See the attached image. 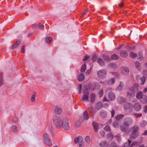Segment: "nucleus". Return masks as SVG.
Here are the masks:
<instances>
[{
	"mask_svg": "<svg viewBox=\"0 0 147 147\" xmlns=\"http://www.w3.org/2000/svg\"><path fill=\"white\" fill-rule=\"evenodd\" d=\"M110 73H111L113 75L115 76L117 78H118L119 77V75L116 72H111Z\"/></svg>",
	"mask_w": 147,
	"mask_h": 147,
	"instance_id": "56",
	"label": "nucleus"
},
{
	"mask_svg": "<svg viewBox=\"0 0 147 147\" xmlns=\"http://www.w3.org/2000/svg\"><path fill=\"white\" fill-rule=\"evenodd\" d=\"M143 96L142 92L140 91L137 93L136 98L138 99H140L142 98Z\"/></svg>",
	"mask_w": 147,
	"mask_h": 147,
	"instance_id": "22",
	"label": "nucleus"
},
{
	"mask_svg": "<svg viewBox=\"0 0 147 147\" xmlns=\"http://www.w3.org/2000/svg\"><path fill=\"white\" fill-rule=\"evenodd\" d=\"M83 117L84 119L87 120L89 118L88 115L86 111H85L83 113Z\"/></svg>",
	"mask_w": 147,
	"mask_h": 147,
	"instance_id": "24",
	"label": "nucleus"
},
{
	"mask_svg": "<svg viewBox=\"0 0 147 147\" xmlns=\"http://www.w3.org/2000/svg\"><path fill=\"white\" fill-rule=\"evenodd\" d=\"M21 40H17L15 43L11 47V49H13L17 47L21 43Z\"/></svg>",
	"mask_w": 147,
	"mask_h": 147,
	"instance_id": "13",
	"label": "nucleus"
},
{
	"mask_svg": "<svg viewBox=\"0 0 147 147\" xmlns=\"http://www.w3.org/2000/svg\"><path fill=\"white\" fill-rule=\"evenodd\" d=\"M135 67L138 70H140V63L138 61H136L135 62Z\"/></svg>",
	"mask_w": 147,
	"mask_h": 147,
	"instance_id": "27",
	"label": "nucleus"
},
{
	"mask_svg": "<svg viewBox=\"0 0 147 147\" xmlns=\"http://www.w3.org/2000/svg\"><path fill=\"white\" fill-rule=\"evenodd\" d=\"M111 117H113L115 114V111L113 109H112L111 111Z\"/></svg>",
	"mask_w": 147,
	"mask_h": 147,
	"instance_id": "60",
	"label": "nucleus"
},
{
	"mask_svg": "<svg viewBox=\"0 0 147 147\" xmlns=\"http://www.w3.org/2000/svg\"><path fill=\"white\" fill-rule=\"evenodd\" d=\"M25 52V46H23L22 47V49L21 50V53H24Z\"/></svg>",
	"mask_w": 147,
	"mask_h": 147,
	"instance_id": "63",
	"label": "nucleus"
},
{
	"mask_svg": "<svg viewBox=\"0 0 147 147\" xmlns=\"http://www.w3.org/2000/svg\"><path fill=\"white\" fill-rule=\"evenodd\" d=\"M85 140L88 143L90 142V138L89 136H87L85 137Z\"/></svg>",
	"mask_w": 147,
	"mask_h": 147,
	"instance_id": "49",
	"label": "nucleus"
},
{
	"mask_svg": "<svg viewBox=\"0 0 147 147\" xmlns=\"http://www.w3.org/2000/svg\"><path fill=\"white\" fill-rule=\"evenodd\" d=\"M89 87L88 85H85L84 86V89L82 90L84 94H89Z\"/></svg>",
	"mask_w": 147,
	"mask_h": 147,
	"instance_id": "11",
	"label": "nucleus"
},
{
	"mask_svg": "<svg viewBox=\"0 0 147 147\" xmlns=\"http://www.w3.org/2000/svg\"><path fill=\"white\" fill-rule=\"evenodd\" d=\"M95 95L94 93H91L90 95V99L91 102H93L95 99Z\"/></svg>",
	"mask_w": 147,
	"mask_h": 147,
	"instance_id": "37",
	"label": "nucleus"
},
{
	"mask_svg": "<svg viewBox=\"0 0 147 147\" xmlns=\"http://www.w3.org/2000/svg\"><path fill=\"white\" fill-rule=\"evenodd\" d=\"M124 117V115L123 114H118L116 115L115 118L117 121H119L122 119Z\"/></svg>",
	"mask_w": 147,
	"mask_h": 147,
	"instance_id": "20",
	"label": "nucleus"
},
{
	"mask_svg": "<svg viewBox=\"0 0 147 147\" xmlns=\"http://www.w3.org/2000/svg\"><path fill=\"white\" fill-rule=\"evenodd\" d=\"M121 56L123 58H125L127 57L128 55V53L125 51H121L120 53Z\"/></svg>",
	"mask_w": 147,
	"mask_h": 147,
	"instance_id": "17",
	"label": "nucleus"
},
{
	"mask_svg": "<svg viewBox=\"0 0 147 147\" xmlns=\"http://www.w3.org/2000/svg\"><path fill=\"white\" fill-rule=\"evenodd\" d=\"M147 122L145 121H142L141 123V125L142 127H144L146 125Z\"/></svg>",
	"mask_w": 147,
	"mask_h": 147,
	"instance_id": "47",
	"label": "nucleus"
},
{
	"mask_svg": "<svg viewBox=\"0 0 147 147\" xmlns=\"http://www.w3.org/2000/svg\"><path fill=\"white\" fill-rule=\"evenodd\" d=\"M131 141L129 140H128V143H125L123 144L122 147H128L129 146L130 143L131 142Z\"/></svg>",
	"mask_w": 147,
	"mask_h": 147,
	"instance_id": "41",
	"label": "nucleus"
},
{
	"mask_svg": "<svg viewBox=\"0 0 147 147\" xmlns=\"http://www.w3.org/2000/svg\"><path fill=\"white\" fill-rule=\"evenodd\" d=\"M107 139L109 141H111L113 138V136L111 133H108L107 136Z\"/></svg>",
	"mask_w": 147,
	"mask_h": 147,
	"instance_id": "23",
	"label": "nucleus"
},
{
	"mask_svg": "<svg viewBox=\"0 0 147 147\" xmlns=\"http://www.w3.org/2000/svg\"><path fill=\"white\" fill-rule=\"evenodd\" d=\"M102 106V105L101 102H98L96 105V108L97 109L99 110L100 109Z\"/></svg>",
	"mask_w": 147,
	"mask_h": 147,
	"instance_id": "33",
	"label": "nucleus"
},
{
	"mask_svg": "<svg viewBox=\"0 0 147 147\" xmlns=\"http://www.w3.org/2000/svg\"><path fill=\"white\" fill-rule=\"evenodd\" d=\"M108 65L110 67L113 68H116L117 67V65L116 63H109Z\"/></svg>",
	"mask_w": 147,
	"mask_h": 147,
	"instance_id": "30",
	"label": "nucleus"
},
{
	"mask_svg": "<svg viewBox=\"0 0 147 147\" xmlns=\"http://www.w3.org/2000/svg\"><path fill=\"white\" fill-rule=\"evenodd\" d=\"M100 134L102 137H104L105 135V131L103 130H101L100 131Z\"/></svg>",
	"mask_w": 147,
	"mask_h": 147,
	"instance_id": "53",
	"label": "nucleus"
},
{
	"mask_svg": "<svg viewBox=\"0 0 147 147\" xmlns=\"http://www.w3.org/2000/svg\"><path fill=\"white\" fill-rule=\"evenodd\" d=\"M82 117L80 118L79 120V121L76 122V123H75V125L76 127H78L80 125V121H81V122H82Z\"/></svg>",
	"mask_w": 147,
	"mask_h": 147,
	"instance_id": "44",
	"label": "nucleus"
},
{
	"mask_svg": "<svg viewBox=\"0 0 147 147\" xmlns=\"http://www.w3.org/2000/svg\"><path fill=\"white\" fill-rule=\"evenodd\" d=\"M139 86L138 84L137 83H135L134 84L133 86L131 88H133V89L136 91H137L138 90V87Z\"/></svg>",
	"mask_w": 147,
	"mask_h": 147,
	"instance_id": "34",
	"label": "nucleus"
},
{
	"mask_svg": "<svg viewBox=\"0 0 147 147\" xmlns=\"http://www.w3.org/2000/svg\"><path fill=\"white\" fill-rule=\"evenodd\" d=\"M124 84L123 82H120L119 85L117 88V89L119 90H122L123 88Z\"/></svg>",
	"mask_w": 147,
	"mask_h": 147,
	"instance_id": "25",
	"label": "nucleus"
},
{
	"mask_svg": "<svg viewBox=\"0 0 147 147\" xmlns=\"http://www.w3.org/2000/svg\"><path fill=\"white\" fill-rule=\"evenodd\" d=\"M132 122V119L130 117L125 118L123 120V123L126 126H129L131 125Z\"/></svg>",
	"mask_w": 147,
	"mask_h": 147,
	"instance_id": "5",
	"label": "nucleus"
},
{
	"mask_svg": "<svg viewBox=\"0 0 147 147\" xmlns=\"http://www.w3.org/2000/svg\"><path fill=\"white\" fill-rule=\"evenodd\" d=\"M112 90V88H107L106 90L107 92H109L108 95V98L110 101L114 100L115 98V95L114 93L111 92Z\"/></svg>",
	"mask_w": 147,
	"mask_h": 147,
	"instance_id": "3",
	"label": "nucleus"
},
{
	"mask_svg": "<svg viewBox=\"0 0 147 147\" xmlns=\"http://www.w3.org/2000/svg\"><path fill=\"white\" fill-rule=\"evenodd\" d=\"M97 62L100 66H103L105 65V62L101 58H99L97 59Z\"/></svg>",
	"mask_w": 147,
	"mask_h": 147,
	"instance_id": "19",
	"label": "nucleus"
},
{
	"mask_svg": "<svg viewBox=\"0 0 147 147\" xmlns=\"http://www.w3.org/2000/svg\"><path fill=\"white\" fill-rule=\"evenodd\" d=\"M120 129L122 131L125 133L128 132V128L126 127L123 125H121L120 126Z\"/></svg>",
	"mask_w": 147,
	"mask_h": 147,
	"instance_id": "21",
	"label": "nucleus"
},
{
	"mask_svg": "<svg viewBox=\"0 0 147 147\" xmlns=\"http://www.w3.org/2000/svg\"><path fill=\"white\" fill-rule=\"evenodd\" d=\"M143 59V57L142 55V54L141 52H139L138 56V59L140 61L142 60Z\"/></svg>",
	"mask_w": 147,
	"mask_h": 147,
	"instance_id": "29",
	"label": "nucleus"
},
{
	"mask_svg": "<svg viewBox=\"0 0 147 147\" xmlns=\"http://www.w3.org/2000/svg\"><path fill=\"white\" fill-rule=\"evenodd\" d=\"M11 130L14 132H16L18 131V127L15 125H13L11 127Z\"/></svg>",
	"mask_w": 147,
	"mask_h": 147,
	"instance_id": "31",
	"label": "nucleus"
},
{
	"mask_svg": "<svg viewBox=\"0 0 147 147\" xmlns=\"http://www.w3.org/2000/svg\"><path fill=\"white\" fill-rule=\"evenodd\" d=\"M96 58H97L96 56L95 55H94L93 56L92 60V61L94 62V61H95L96 60Z\"/></svg>",
	"mask_w": 147,
	"mask_h": 147,
	"instance_id": "58",
	"label": "nucleus"
},
{
	"mask_svg": "<svg viewBox=\"0 0 147 147\" xmlns=\"http://www.w3.org/2000/svg\"><path fill=\"white\" fill-rule=\"evenodd\" d=\"M121 73L123 75H127L129 71L128 68L127 67H123L121 68Z\"/></svg>",
	"mask_w": 147,
	"mask_h": 147,
	"instance_id": "9",
	"label": "nucleus"
},
{
	"mask_svg": "<svg viewBox=\"0 0 147 147\" xmlns=\"http://www.w3.org/2000/svg\"><path fill=\"white\" fill-rule=\"evenodd\" d=\"M35 100V96L33 94L31 96V100L32 102H34Z\"/></svg>",
	"mask_w": 147,
	"mask_h": 147,
	"instance_id": "62",
	"label": "nucleus"
},
{
	"mask_svg": "<svg viewBox=\"0 0 147 147\" xmlns=\"http://www.w3.org/2000/svg\"><path fill=\"white\" fill-rule=\"evenodd\" d=\"M108 144L106 141L104 140L101 142L99 145L101 147H107Z\"/></svg>",
	"mask_w": 147,
	"mask_h": 147,
	"instance_id": "15",
	"label": "nucleus"
},
{
	"mask_svg": "<svg viewBox=\"0 0 147 147\" xmlns=\"http://www.w3.org/2000/svg\"><path fill=\"white\" fill-rule=\"evenodd\" d=\"M109 147H117V146L116 143L114 142H112L109 145Z\"/></svg>",
	"mask_w": 147,
	"mask_h": 147,
	"instance_id": "38",
	"label": "nucleus"
},
{
	"mask_svg": "<svg viewBox=\"0 0 147 147\" xmlns=\"http://www.w3.org/2000/svg\"><path fill=\"white\" fill-rule=\"evenodd\" d=\"M43 137V141L45 144L48 146H51L52 145V142L48 134L47 133H45Z\"/></svg>",
	"mask_w": 147,
	"mask_h": 147,
	"instance_id": "4",
	"label": "nucleus"
},
{
	"mask_svg": "<svg viewBox=\"0 0 147 147\" xmlns=\"http://www.w3.org/2000/svg\"><path fill=\"white\" fill-rule=\"evenodd\" d=\"M146 77L143 76L142 78H140L141 82L140 84L141 85H143L144 84V83L146 80Z\"/></svg>",
	"mask_w": 147,
	"mask_h": 147,
	"instance_id": "32",
	"label": "nucleus"
},
{
	"mask_svg": "<svg viewBox=\"0 0 147 147\" xmlns=\"http://www.w3.org/2000/svg\"><path fill=\"white\" fill-rule=\"evenodd\" d=\"M100 114L101 117L102 118L106 117L107 115V112L103 111H100Z\"/></svg>",
	"mask_w": 147,
	"mask_h": 147,
	"instance_id": "26",
	"label": "nucleus"
},
{
	"mask_svg": "<svg viewBox=\"0 0 147 147\" xmlns=\"http://www.w3.org/2000/svg\"><path fill=\"white\" fill-rule=\"evenodd\" d=\"M118 100L120 102L122 103L124 102L125 101L126 99L124 98H121L118 99Z\"/></svg>",
	"mask_w": 147,
	"mask_h": 147,
	"instance_id": "46",
	"label": "nucleus"
},
{
	"mask_svg": "<svg viewBox=\"0 0 147 147\" xmlns=\"http://www.w3.org/2000/svg\"><path fill=\"white\" fill-rule=\"evenodd\" d=\"M89 58V57L88 56H87L86 55H85V56L84 57V58L83 59V61H84L86 60H87Z\"/></svg>",
	"mask_w": 147,
	"mask_h": 147,
	"instance_id": "64",
	"label": "nucleus"
},
{
	"mask_svg": "<svg viewBox=\"0 0 147 147\" xmlns=\"http://www.w3.org/2000/svg\"><path fill=\"white\" fill-rule=\"evenodd\" d=\"M86 69V65L85 63H84L81 67V71L82 72H84Z\"/></svg>",
	"mask_w": 147,
	"mask_h": 147,
	"instance_id": "36",
	"label": "nucleus"
},
{
	"mask_svg": "<svg viewBox=\"0 0 147 147\" xmlns=\"http://www.w3.org/2000/svg\"><path fill=\"white\" fill-rule=\"evenodd\" d=\"M99 95H100V97H102L103 94V92L102 90H100L99 93Z\"/></svg>",
	"mask_w": 147,
	"mask_h": 147,
	"instance_id": "57",
	"label": "nucleus"
},
{
	"mask_svg": "<svg viewBox=\"0 0 147 147\" xmlns=\"http://www.w3.org/2000/svg\"><path fill=\"white\" fill-rule=\"evenodd\" d=\"M139 128V127L136 125H134L132 127V131L130 136V138L131 140L134 139L138 136L137 132Z\"/></svg>",
	"mask_w": 147,
	"mask_h": 147,
	"instance_id": "2",
	"label": "nucleus"
},
{
	"mask_svg": "<svg viewBox=\"0 0 147 147\" xmlns=\"http://www.w3.org/2000/svg\"><path fill=\"white\" fill-rule=\"evenodd\" d=\"M78 142L79 143L80 147H83V142L82 138L81 136H79L74 139V143L77 144Z\"/></svg>",
	"mask_w": 147,
	"mask_h": 147,
	"instance_id": "6",
	"label": "nucleus"
},
{
	"mask_svg": "<svg viewBox=\"0 0 147 147\" xmlns=\"http://www.w3.org/2000/svg\"><path fill=\"white\" fill-rule=\"evenodd\" d=\"M84 95L82 96L81 100L82 101H85L87 102L88 101V95L89 94H84Z\"/></svg>",
	"mask_w": 147,
	"mask_h": 147,
	"instance_id": "18",
	"label": "nucleus"
},
{
	"mask_svg": "<svg viewBox=\"0 0 147 147\" xmlns=\"http://www.w3.org/2000/svg\"><path fill=\"white\" fill-rule=\"evenodd\" d=\"M53 109L55 113L56 114H60L62 112L61 109L57 106H55L54 107Z\"/></svg>",
	"mask_w": 147,
	"mask_h": 147,
	"instance_id": "10",
	"label": "nucleus"
},
{
	"mask_svg": "<svg viewBox=\"0 0 147 147\" xmlns=\"http://www.w3.org/2000/svg\"><path fill=\"white\" fill-rule=\"evenodd\" d=\"M115 82V80L114 78H111L108 81H105L103 82L105 84H108L109 85H112L114 84Z\"/></svg>",
	"mask_w": 147,
	"mask_h": 147,
	"instance_id": "14",
	"label": "nucleus"
},
{
	"mask_svg": "<svg viewBox=\"0 0 147 147\" xmlns=\"http://www.w3.org/2000/svg\"><path fill=\"white\" fill-rule=\"evenodd\" d=\"M134 107L136 111H139L141 109V106L139 103H136L134 104Z\"/></svg>",
	"mask_w": 147,
	"mask_h": 147,
	"instance_id": "16",
	"label": "nucleus"
},
{
	"mask_svg": "<svg viewBox=\"0 0 147 147\" xmlns=\"http://www.w3.org/2000/svg\"><path fill=\"white\" fill-rule=\"evenodd\" d=\"M18 120V117H15V118H13L12 120V121L14 122H17Z\"/></svg>",
	"mask_w": 147,
	"mask_h": 147,
	"instance_id": "61",
	"label": "nucleus"
},
{
	"mask_svg": "<svg viewBox=\"0 0 147 147\" xmlns=\"http://www.w3.org/2000/svg\"><path fill=\"white\" fill-rule=\"evenodd\" d=\"M135 48L134 46L133 45L128 46L126 47V49L129 51L130 50H133Z\"/></svg>",
	"mask_w": 147,
	"mask_h": 147,
	"instance_id": "35",
	"label": "nucleus"
},
{
	"mask_svg": "<svg viewBox=\"0 0 147 147\" xmlns=\"http://www.w3.org/2000/svg\"><path fill=\"white\" fill-rule=\"evenodd\" d=\"M145 67L147 69V63L145 64ZM142 74L144 76L146 77L147 76V70H144L143 71Z\"/></svg>",
	"mask_w": 147,
	"mask_h": 147,
	"instance_id": "42",
	"label": "nucleus"
},
{
	"mask_svg": "<svg viewBox=\"0 0 147 147\" xmlns=\"http://www.w3.org/2000/svg\"><path fill=\"white\" fill-rule=\"evenodd\" d=\"M118 125V123L116 121H114L113 124V126L114 127H116Z\"/></svg>",
	"mask_w": 147,
	"mask_h": 147,
	"instance_id": "55",
	"label": "nucleus"
},
{
	"mask_svg": "<svg viewBox=\"0 0 147 147\" xmlns=\"http://www.w3.org/2000/svg\"><path fill=\"white\" fill-rule=\"evenodd\" d=\"M53 123L58 129L63 128L65 130H67L69 128L68 119L65 117L55 116L53 118Z\"/></svg>",
	"mask_w": 147,
	"mask_h": 147,
	"instance_id": "1",
	"label": "nucleus"
},
{
	"mask_svg": "<svg viewBox=\"0 0 147 147\" xmlns=\"http://www.w3.org/2000/svg\"><path fill=\"white\" fill-rule=\"evenodd\" d=\"M88 110L90 112V113H91V111H93V115H94V114L96 112V111H94V109L92 107H91L90 108H89L88 109Z\"/></svg>",
	"mask_w": 147,
	"mask_h": 147,
	"instance_id": "52",
	"label": "nucleus"
},
{
	"mask_svg": "<svg viewBox=\"0 0 147 147\" xmlns=\"http://www.w3.org/2000/svg\"><path fill=\"white\" fill-rule=\"evenodd\" d=\"M106 72L105 69L99 70L97 73L98 77L100 78H103L107 74Z\"/></svg>",
	"mask_w": 147,
	"mask_h": 147,
	"instance_id": "7",
	"label": "nucleus"
},
{
	"mask_svg": "<svg viewBox=\"0 0 147 147\" xmlns=\"http://www.w3.org/2000/svg\"><path fill=\"white\" fill-rule=\"evenodd\" d=\"M3 84V80L2 74H0V86Z\"/></svg>",
	"mask_w": 147,
	"mask_h": 147,
	"instance_id": "45",
	"label": "nucleus"
},
{
	"mask_svg": "<svg viewBox=\"0 0 147 147\" xmlns=\"http://www.w3.org/2000/svg\"><path fill=\"white\" fill-rule=\"evenodd\" d=\"M38 26L39 28L42 30H43L44 29V26L42 25V24L40 23H39L38 24Z\"/></svg>",
	"mask_w": 147,
	"mask_h": 147,
	"instance_id": "50",
	"label": "nucleus"
},
{
	"mask_svg": "<svg viewBox=\"0 0 147 147\" xmlns=\"http://www.w3.org/2000/svg\"><path fill=\"white\" fill-rule=\"evenodd\" d=\"M92 124L95 130V131L96 132L97 131V129L101 125L100 123H97L94 122H92Z\"/></svg>",
	"mask_w": 147,
	"mask_h": 147,
	"instance_id": "12",
	"label": "nucleus"
},
{
	"mask_svg": "<svg viewBox=\"0 0 147 147\" xmlns=\"http://www.w3.org/2000/svg\"><path fill=\"white\" fill-rule=\"evenodd\" d=\"M134 115L137 117H141L142 115V114L140 113L135 114Z\"/></svg>",
	"mask_w": 147,
	"mask_h": 147,
	"instance_id": "59",
	"label": "nucleus"
},
{
	"mask_svg": "<svg viewBox=\"0 0 147 147\" xmlns=\"http://www.w3.org/2000/svg\"><path fill=\"white\" fill-rule=\"evenodd\" d=\"M46 42L47 43H49L52 40V38L50 37H47L45 39Z\"/></svg>",
	"mask_w": 147,
	"mask_h": 147,
	"instance_id": "39",
	"label": "nucleus"
},
{
	"mask_svg": "<svg viewBox=\"0 0 147 147\" xmlns=\"http://www.w3.org/2000/svg\"><path fill=\"white\" fill-rule=\"evenodd\" d=\"M118 58V57L115 54H114L111 56V59L113 60H117Z\"/></svg>",
	"mask_w": 147,
	"mask_h": 147,
	"instance_id": "43",
	"label": "nucleus"
},
{
	"mask_svg": "<svg viewBox=\"0 0 147 147\" xmlns=\"http://www.w3.org/2000/svg\"><path fill=\"white\" fill-rule=\"evenodd\" d=\"M104 58L105 60L107 61H109L111 59L110 57L108 56H105Z\"/></svg>",
	"mask_w": 147,
	"mask_h": 147,
	"instance_id": "51",
	"label": "nucleus"
},
{
	"mask_svg": "<svg viewBox=\"0 0 147 147\" xmlns=\"http://www.w3.org/2000/svg\"><path fill=\"white\" fill-rule=\"evenodd\" d=\"M104 129L107 131H109L110 129V127L108 125H106L104 127Z\"/></svg>",
	"mask_w": 147,
	"mask_h": 147,
	"instance_id": "54",
	"label": "nucleus"
},
{
	"mask_svg": "<svg viewBox=\"0 0 147 147\" xmlns=\"http://www.w3.org/2000/svg\"><path fill=\"white\" fill-rule=\"evenodd\" d=\"M129 55L131 58H134L136 56L137 54L135 53H134L132 52H131L129 53Z\"/></svg>",
	"mask_w": 147,
	"mask_h": 147,
	"instance_id": "40",
	"label": "nucleus"
},
{
	"mask_svg": "<svg viewBox=\"0 0 147 147\" xmlns=\"http://www.w3.org/2000/svg\"><path fill=\"white\" fill-rule=\"evenodd\" d=\"M85 76L83 74H81L79 76L78 80L79 81H82L84 79Z\"/></svg>",
	"mask_w": 147,
	"mask_h": 147,
	"instance_id": "28",
	"label": "nucleus"
},
{
	"mask_svg": "<svg viewBox=\"0 0 147 147\" xmlns=\"http://www.w3.org/2000/svg\"><path fill=\"white\" fill-rule=\"evenodd\" d=\"M136 91L133 88H131L127 93V95L128 97H132L135 96Z\"/></svg>",
	"mask_w": 147,
	"mask_h": 147,
	"instance_id": "8",
	"label": "nucleus"
},
{
	"mask_svg": "<svg viewBox=\"0 0 147 147\" xmlns=\"http://www.w3.org/2000/svg\"><path fill=\"white\" fill-rule=\"evenodd\" d=\"M115 139L117 141L119 142H120L121 140V138L120 136H116L115 137Z\"/></svg>",
	"mask_w": 147,
	"mask_h": 147,
	"instance_id": "48",
	"label": "nucleus"
}]
</instances>
